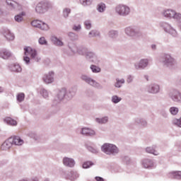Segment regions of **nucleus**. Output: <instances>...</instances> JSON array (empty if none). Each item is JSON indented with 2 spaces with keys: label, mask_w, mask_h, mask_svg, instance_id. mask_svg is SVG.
I'll use <instances>...</instances> for the list:
<instances>
[{
  "label": "nucleus",
  "mask_w": 181,
  "mask_h": 181,
  "mask_svg": "<svg viewBox=\"0 0 181 181\" xmlns=\"http://www.w3.org/2000/svg\"><path fill=\"white\" fill-rule=\"evenodd\" d=\"M161 28H163L165 32L167 33H170L172 36L174 37H176L177 36V32H176V30L175 28H172V25L166 22H163L160 23Z\"/></svg>",
  "instance_id": "obj_11"
},
{
  "label": "nucleus",
  "mask_w": 181,
  "mask_h": 181,
  "mask_svg": "<svg viewBox=\"0 0 181 181\" xmlns=\"http://www.w3.org/2000/svg\"><path fill=\"white\" fill-rule=\"evenodd\" d=\"M38 42L40 45H47V41L46 40V38L45 37H41L39 40Z\"/></svg>",
  "instance_id": "obj_51"
},
{
  "label": "nucleus",
  "mask_w": 181,
  "mask_h": 181,
  "mask_svg": "<svg viewBox=\"0 0 181 181\" xmlns=\"http://www.w3.org/2000/svg\"><path fill=\"white\" fill-rule=\"evenodd\" d=\"M146 90L150 94H158L160 91V86L158 83H151L147 86Z\"/></svg>",
  "instance_id": "obj_15"
},
{
  "label": "nucleus",
  "mask_w": 181,
  "mask_h": 181,
  "mask_svg": "<svg viewBox=\"0 0 181 181\" xmlns=\"http://www.w3.org/2000/svg\"><path fill=\"white\" fill-rule=\"evenodd\" d=\"M80 134H81V135H84L85 136H95L96 135L95 131L88 127H83L81 129Z\"/></svg>",
  "instance_id": "obj_18"
},
{
  "label": "nucleus",
  "mask_w": 181,
  "mask_h": 181,
  "mask_svg": "<svg viewBox=\"0 0 181 181\" xmlns=\"http://www.w3.org/2000/svg\"><path fill=\"white\" fill-rule=\"evenodd\" d=\"M95 180L96 181H104V178L101 177H95Z\"/></svg>",
  "instance_id": "obj_57"
},
{
  "label": "nucleus",
  "mask_w": 181,
  "mask_h": 181,
  "mask_svg": "<svg viewBox=\"0 0 181 181\" xmlns=\"http://www.w3.org/2000/svg\"><path fill=\"white\" fill-rule=\"evenodd\" d=\"M170 177L173 179H181V171H173L170 173Z\"/></svg>",
  "instance_id": "obj_33"
},
{
  "label": "nucleus",
  "mask_w": 181,
  "mask_h": 181,
  "mask_svg": "<svg viewBox=\"0 0 181 181\" xmlns=\"http://www.w3.org/2000/svg\"><path fill=\"white\" fill-rule=\"evenodd\" d=\"M28 181H39V178L34 177L30 178Z\"/></svg>",
  "instance_id": "obj_58"
},
{
  "label": "nucleus",
  "mask_w": 181,
  "mask_h": 181,
  "mask_svg": "<svg viewBox=\"0 0 181 181\" xmlns=\"http://www.w3.org/2000/svg\"><path fill=\"white\" fill-rule=\"evenodd\" d=\"M68 37L71 40H77L78 39V35L73 32H70L68 33Z\"/></svg>",
  "instance_id": "obj_44"
},
{
  "label": "nucleus",
  "mask_w": 181,
  "mask_h": 181,
  "mask_svg": "<svg viewBox=\"0 0 181 181\" xmlns=\"http://www.w3.org/2000/svg\"><path fill=\"white\" fill-rule=\"evenodd\" d=\"M85 57L86 59H95V57H97V55L95 54V53L88 49L86 54H85Z\"/></svg>",
  "instance_id": "obj_34"
},
{
  "label": "nucleus",
  "mask_w": 181,
  "mask_h": 181,
  "mask_svg": "<svg viewBox=\"0 0 181 181\" xmlns=\"http://www.w3.org/2000/svg\"><path fill=\"white\" fill-rule=\"evenodd\" d=\"M19 181H28L27 179H21Z\"/></svg>",
  "instance_id": "obj_61"
},
{
  "label": "nucleus",
  "mask_w": 181,
  "mask_h": 181,
  "mask_svg": "<svg viewBox=\"0 0 181 181\" xmlns=\"http://www.w3.org/2000/svg\"><path fill=\"white\" fill-rule=\"evenodd\" d=\"M158 62L165 67L173 69L176 66V60L169 54H163L158 57Z\"/></svg>",
  "instance_id": "obj_4"
},
{
  "label": "nucleus",
  "mask_w": 181,
  "mask_h": 181,
  "mask_svg": "<svg viewBox=\"0 0 181 181\" xmlns=\"http://www.w3.org/2000/svg\"><path fill=\"white\" fill-rule=\"evenodd\" d=\"M110 118L107 116H105L103 117H96L95 119V122H97L98 124H100V125H104L107 123H108Z\"/></svg>",
  "instance_id": "obj_27"
},
{
  "label": "nucleus",
  "mask_w": 181,
  "mask_h": 181,
  "mask_svg": "<svg viewBox=\"0 0 181 181\" xmlns=\"http://www.w3.org/2000/svg\"><path fill=\"white\" fill-rule=\"evenodd\" d=\"M168 95L174 103H181V93L179 90L173 89L170 91Z\"/></svg>",
  "instance_id": "obj_13"
},
{
  "label": "nucleus",
  "mask_w": 181,
  "mask_h": 181,
  "mask_svg": "<svg viewBox=\"0 0 181 181\" xmlns=\"http://www.w3.org/2000/svg\"><path fill=\"white\" fill-rule=\"evenodd\" d=\"M50 9H53V4L50 1H41L36 4L35 11L37 15H45Z\"/></svg>",
  "instance_id": "obj_3"
},
{
  "label": "nucleus",
  "mask_w": 181,
  "mask_h": 181,
  "mask_svg": "<svg viewBox=\"0 0 181 181\" xmlns=\"http://www.w3.org/2000/svg\"><path fill=\"white\" fill-rule=\"evenodd\" d=\"M16 98H17V101H18V103H22V101L25 100V93H18L16 96Z\"/></svg>",
  "instance_id": "obj_45"
},
{
  "label": "nucleus",
  "mask_w": 181,
  "mask_h": 181,
  "mask_svg": "<svg viewBox=\"0 0 181 181\" xmlns=\"http://www.w3.org/2000/svg\"><path fill=\"white\" fill-rule=\"evenodd\" d=\"M122 84H125V79L124 78H116V82L115 83V87L116 88H121L122 87Z\"/></svg>",
  "instance_id": "obj_30"
},
{
  "label": "nucleus",
  "mask_w": 181,
  "mask_h": 181,
  "mask_svg": "<svg viewBox=\"0 0 181 181\" xmlns=\"http://www.w3.org/2000/svg\"><path fill=\"white\" fill-rule=\"evenodd\" d=\"M40 94L43 98H45V100H49V91L47 90L45 88L41 89Z\"/></svg>",
  "instance_id": "obj_39"
},
{
  "label": "nucleus",
  "mask_w": 181,
  "mask_h": 181,
  "mask_svg": "<svg viewBox=\"0 0 181 181\" xmlns=\"http://www.w3.org/2000/svg\"><path fill=\"white\" fill-rule=\"evenodd\" d=\"M132 81H134V76L132 75L127 76V83L130 84V83H132Z\"/></svg>",
  "instance_id": "obj_55"
},
{
  "label": "nucleus",
  "mask_w": 181,
  "mask_h": 181,
  "mask_svg": "<svg viewBox=\"0 0 181 181\" xmlns=\"http://www.w3.org/2000/svg\"><path fill=\"white\" fill-rule=\"evenodd\" d=\"M87 52H88V48L85 46H79L76 49V53L81 56H86Z\"/></svg>",
  "instance_id": "obj_28"
},
{
  "label": "nucleus",
  "mask_w": 181,
  "mask_h": 181,
  "mask_svg": "<svg viewBox=\"0 0 181 181\" xmlns=\"http://www.w3.org/2000/svg\"><path fill=\"white\" fill-rule=\"evenodd\" d=\"M72 30H74L75 32H80V30H81V25L74 24L72 27Z\"/></svg>",
  "instance_id": "obj_48"
},
{
  "label": "nucleus",
  "mask_w": 181,
  "mask_h": 181,
  "mask_svg": "<svg viewBox=\"0 0 181 181\" xmlns=\"http://www.w3.org/2000/svg\"><path fill=\"white\" fill-rule=\"evenodd\" d=\"M79 4H81L82 6H90V5L93 4V0H79Z\"/></svg>",
  "instance_id": "obj_36"
},
{
  "label": "nucleus",
  "mask_w": 181,
  "mask_h": 181,
  "mask_svg": "<svg viewBox=\"0 0 181 181\" xmlns=\"http://www.w3.org/2000/svg\"><path fill=\"white\" fill-rule=\"evenodd\" d=\"M32 26L34 28H37L40 29V30L47 31L50 28L49 25L46 23L45 21H42L40 20H34L31 22Z\"/></svg>",
  "instance_id": "obj_10"
},
{
  "label": "nucleus",
  "mask_w": 181,
  "mask_h": 181,
  "mask_svg": "<svg viewBox=\"0 0 181 181\" xmlns=\"http://www.w3.org/2000/svg\"><path fill=\"white\" fill-rule=\"evenodd\" d=\"M122 98L117 95L112 96L111 101L113 104H118V103L121 102Z\"/></svg>",
  "instance_id": "obj_40"
},
{
  "label": "nucleus",
  "mask_w": 181,
  "mask_h": 181,
  "mask_svg": "<svg viewBox=\"0 0 181 181\" xmlns=\"http://www.w3.org/2000/svg\"><path fill=\"white\" fill-rule=\"evenodd\" d=\"M7 5L11 6V8H15V5H16V2L12 1V0H7L6 1Z\"/></svg>",
  "instance_id": "obj_53"
},
{
  "label": "nucleus",
  "mask_w": 181,
  "mask_h": 181,
  "mask_svg": "<svg viewBox=\"0 0 181 181\" xmlns=\"http://www.w3.org/2000/svg\"><path fill=\"white\" fill-rule=\"evenodd\" d=\"M93 165H94V163H93V162L86 161V162L83 163L82 168L83 169H88V168H90V166H93Z\"/></svg>",
  "instance_id": "obj_47"
},
{
  "label": "nucleus",
  "mask_w": 181,
  "mask_h": 181,
  "mask_svg": "<svg viewBox=\"0 0 181 181\" xmlns=\"http://www.w3.org/2000/svg\"><path fill=\"white\" fill-rule=\"evenodd\" d=\"M27 135L28 136H30V138L35 139V141H37V139H39V136H37V134H36V133L33 132H28Z\"/></svg>",
  "instance_id": "obj_46"
},
{
  "label": "nucleus",
  "mask_w": 181,
  "mask_h": 181,
  "mask_svg": "<svg viewBox=\"0 0 181 181\" xmlns=\"http://www.w3.org/2000/svg\"><path fill=\"white\" fill-rule=\"evenodd\" d=\"M62 163L66 168H74L76 166V160L74 158L69 157H64L62 159Z\"/></svg>",
  "instance_id": "obj_17"
},
{
  "label": "nucleus",
  "mask_w": 181,
  "mask_h": 181,
  "mask_svg": "<svg viewBox=\"0 0 181 181\" xmlns=\"http://www.w3.org/2000/svg\"><path fill=\"white\" fill-rule=\"evenodd\" d=\"M0 57L4 60H8L12 57V52L5 48L0 49Z\"/></svg>",
  "instance_id": "obj_19"
},
{
  "label": "nucleus",
  "mask_w": 181,
  "mask_h": 181,
  "mask_svg": "<svg viewBox=\"0 0 181 181\" xmlns=\"http://www.w3.org/2000/svg\"><path fill=\"white\" fill-rule=\"evenodd\" d=\"M107 35L111 39H117V37H118V30H110Z\"/></svg>",
  "instance_id": "obj_35"
},
{
  "label": "nucleus",
  "mask_w": 181,
  "mask_h": 181,
  "mask_svg": "<svg viewBox=\"0 0 181 181\" xmlns=\"http://www.w3.org/2000/svg\"><path fill=\"white\" fill-rule=\"evenodd\" d=\"M124 33L129 37H139L142 36V33L139 28L135 26H128L124 28Z\"/></svg>",
  "instance_id": "obj_7"
},
{
  "label": "nucleus",
  "mask_w": 181,
  "mask_h": 181,
  "mask_svg": "<svg viewBox=\"0 0 181 181\" xmlns=\"http://www.w3.org/2000/svg\"><path fill=\"white\" fill-rule=\"evenodd\" d=\"M122 160L126 165H129V156H124L122 158Z\"/></svg>",
  "instance_id": "obj_56"
},
{
  "label": "nucleus",
  "mask_w": 181,
  "mask_h": 181,
  "mask_svg": "<svg viewBox=\"0 0 181 181\" xmlns=\"http://www.w3.org/2000/svg\"><path fill=\"white\" fill-rule=\"evenodd\" d=\"M45 181H50V180H49V179L47 178L45 180Z\"/></svg>",
  "instance_id": "obj_63"
},
{
  "label": "nucleus",
  "mask_w": 181,
  "mask_h": 181,
  "mask_svg": "<svg viewBox=\"0 0 181 181\" xmlns=\"http://www.w3.org/2000/svg\"><path fill=\"white\" fill-rule=\"evenodd\" d=\"M115 12L119 16H128L131 13V8L127 5L119 4L115 7Z\"/></svg>",
  "instance_id": "obj_8"
},
{
  "label": "nucleus",
  "mask_w": 181,
  "mask_h": 181,
  "mask_svg": "<svg viewBox=\"0 0 181 181\" xmlns=\"http://www.w3.org/2000/svg\"><path fill=\"white\" fill-rule=\"evenodd\" d=\"M146 152H147V153H152L153 155H159V153L155 150V147H147Z\"/></svg>",
  "instance_id": "obj_41"
},
{
  "label": "nucleus",
  "mask_w": 181,
  "mask_h": 181,
  "mask_svg": "<svg viewBox=\"0 0 181 181\" xmlns=\"http://www.w3.org/2000/svg\"><path fill=\"white\" fill-rule=\"evenodd\" d=\"M67 177L69 180H71V181L77 180V179L80 177V174H78L77 171L71 170L67 175Z\"/></svg>",
  "instance_id": "obj_22"
},
{
  "label": "nucleus",
  "mask_w": 181,
  "mask_h": 181,
  "mask_svg": "<svg viewBox=\"0 0 181 181\" xmlns=\"http://www.w3.org/2000/svg\"><path fill=\"white\" fill-rule=\"evenodd\" d=\"M143 166L145 169H152L153 168V161L151 159H145L143 160Z\"/></svg>",
  "instance_id": "obj_26"
},
{
  "label": "nucleus",
  "mask_w": 181,
  "mask_h": 181,
  "mask_svg": "<svg viewBox=\"0 0 181 181\" xmlns=\"http://www.w3.org/2000/svg\"><path fill=\"white\" fill-rule=\"evenodd\" d=\"M160 114L163 118H168V112L163 109L160 111Z\"/></svg>",
  "instance_id": "obj_54"
},
{
  "label": "nucleus",
  "mask_w": 181,
  "mask_h": 181,
  "mask_svg": "<svg viewBox=\"0 0 181 181\" xmlns=\"http://www.w3.org/2000/svg\"><path fill=\"white\" fill-rule=\"evenodd\" d=\"M90 69L91 70V71L95 74L101 72V68H100L99 66H97L94 64L90 65Z\"/></svg>",
  "instance_id": "obj_38"
},
{
  "label": "nucleus",
  "mask_w": 181,
  "mask_h": 181,
  "mask_svg": "<svg viewBox=\"0 0 181 181\" xmlns=\"http://www.w3.org/2000/svg\"><path fill=\"white\" fill-rule=\"evenodd\" d=\"M0 93H4V88L2 86H0Z\"/></svg>",
  "instance_id": "obj_60"
},
{
  "label": "nucleus",
  "mask_w": 181,
  "mask_h": 181,
  "mask_svg": "<svg viewBox=\"0 0 181 181\" xmlns=\"http://www.w3.org/2000/svg\"><path fill=\"white\" fill-rule=\"evenodd\" d=\"M169 112L171 115H177V114H179V108L177 107H171L169 108Z\"/></svg>",
  "instance_id": "obj_37"
},
{
  "label": "nucleus",
  "mask_w": 181,
  "mask_h": 181,
  "mask_svg": "<svg viewBox=\"0 0 181 181\" xmlns=\"http://www.w3.org/2000/svg\"><path fill=\"white\" fill-rule=\"evenodd\" d=\"M151 49L153 50H156V45H155V44L151 45Z\"/></svg>",
  "instance_id": "obj_59"
},
{
  "label": "nucleus",
  "mask_w": 181,
  "mask_h": 181,
  "mask_svg": "<svg viewBox=\"0 0 181 181\" xmlns=\"http://www.w3.org/2000/svg\"><path fill=\"white\" fill-rule=\"evenodd\" d=\"M12 145H13L12 144V139L9 138L1 144V149L2 151H8L12 148Z\"/></svg>",
  "instance_id": "obj_20"
},
{
  "label": "nucleus",
  "mask_w": 181,
  "mask_h": 181,
  "mask_svg": "<svg viewBox=\"0 0 181 181\" xmlns=\"http://www.w3.org/2000/svg\"><path fill=\"white\" fill-rule=\"evenodd\" d=\"M51 40L55 46H59L60 47H62V46H64V43L56 36H52Z\"/></svg>",
  "instance_id": "obj_29"
},
{
  "label": "nucleus",
  "mask_w": 181,
  "mask_h": 181,
  "mask_svg": "<svg viewBox=\"0 0 181 181\" xmlns=\"http://www.w3.org/2000/svg\"><path fill=\"white\" fill-rule=\"evenodd\" d=\"M76 93L77 88H71L69 90L65 88H62L59 90L56 98L53 100V103L56 105L59 104L60 101H63V100L70 101L71 100H73V98L76 95Z\"/></svg>",
  "instance_id": "obj_1"
},
{
  "label": "nucleus",
  "mask_w": 181,
  "mask_h": 181,
  "mask_svg": "<svg viewBox=\"0 0 181 181\" xmlns=\"http://www.w3.org/2000/svg\"><path fill=\"white\" fill-rule=\"evenodd\" d=\"M4 122L7 124V125H11V127H16L18 125L16 120L12 119L11 117H5L4 119Z\"/></svg>",
  "instance_id": "obj_25"
},
{
  "label": "nucleus",
  "mask_w": 181,
  "mask_h": 181,
  "mask_svg": "<svg viewBox=\"0 0 181 181\" xmlns=\"http://www.w3.org/2000/svg\"><path fill=\"white\" fill-rule=\"evenodd\" d=\"M149 65V59H141L138 62L134 64V68L136 70H145Z\"/></svg>",
  "instance_id": "obj_12"
},
{
  "label": "nucleus",
  "mask_w": 181,
  "mask_h": 181,
  "mask_svg": "<svg viewBox=\"0 0 181 181\" xmlns=\"http://www.w3.org/2000/svg\"><path fill=\"white\" fill-rule=\"evenodd\" d=\"M134 124L135 125H141V127H146L148 125V122L142 117H136L134 119Z\"/></svg>",
  "instance_id": "obj_24"
},
{
  "label": "nucleus",
  "mask_w": 181,
  "mask_h": 181,
  "mask_svg": "<svg viewBox=\"0 0 181 181\" xmlns=\"http://www.w3.org/2000/svg\"><path fill=\"white\" fill-rule=\"evenodd\" d=\"M81 80H82V81H85V83L89 84V86H91L92 87H95V88H103L101 84L86 74L81 75Z\"/></svg>",
  "instance_id": "obj_9"
},
{
  "label": "nucleus",
  "mask_w": 181,
  "mask_h": 181,
  "mask_svg": "<svg viewBox=\"0 0 181 181\" xmlns=\"http://www.w3.org/2000/svg\"><path fill=\"white\" fill-rule=\"evenodd\" d=\"M2 35L4 36L5 39L8 42L15 40V35L11 32V30L8 28H3L1 30Z\"/></svg>",
  "instance_id": "obj_16"
},
{
  "label": "nucleus",
  "mask_w": 181,
  "mask_h": 181,
  "mask_svg": "<svg viewBox=\"0 0 181 181\" xmlns=\"http://www.w3.org/2000/svg\"><path fill=\"white\" fill-rule=\"evenodd\" d=\"M4 13V11H2V9L0 8V15H2Z\"/></svg>",
  "instance_id": "obj_62"
},
{
  "label": "nucleus",
  "mask_w": 181,
  "mask_h": 181,
  "mask_svg": "<svg viewBox=\"0 0 181 181\" xmlns=\"http://www.w3.org/2000/svg\"><path fill=\"white\" fill-rule=\"evenodd\" d=\"M9 69L13 72V73H21L22 71V67L19 64H11L9 66Z\"/></svg>",
  "instance_id": "obj_23"
},
{
  "label": "nucleus",
  "mask_w": 181,
  "mask_h": 181,
  "mask_svg": "<svg viewBox=\"0 0 181 181\" xmlns=\"http://www.w3.org/2000/svg\"><path fill=\"white\" fill-rule=\"evenodd\" d=\"M63 16L66 18H69V15H70V13H71V9L69 8H65L63 10Z\"/></svg>",
  "instance_id": "obj_43"
},
{
  "label": "nucleus",
  "mask_w": 181,
  "mask_h": 181,
  "mask_svg": "<svg viewBox=\"0 0 181 181\" xmlns=\"http://www.w3.org/2000/svg\"><path fill=\"white\" fill-rule=\"evenodd\" d=\"M69 49L72 52V53H77V47L74 45H69Z\"/></svg>",
  "instance_id": "obj_49"
},
{
  "label": "nucleus",
  "mask_w": 181,
  "mask_h": 181,
  "mask_svg": "<svg viewBox=\"0 0 181 181\" xmlns=\"http://www.w3.org/2000/svg\"><path fill=\"white\" fill-rule=\"evenodd\" d=\"M161 15L167 19H174L177 21V19H181V13H177L176 11L172 8L164 9L161 11Z\"/></svg>",
  "instance_id": "obj_6"
},
{
  "label": "nucleus",
  "mask_w": 181,
  "mask_h": 181,
  "mask_svg": "<svg viewBox=\"0 0 181 181\" xmlns=\"http://www.w3.org/2000/svg\"><path fill=\"white\" fill-rule=\"evenodd\" d=\"M105 4L104 3H100L97 5L96 9L98 11V12H99L100 13H103V12H105Z\"/></svg>",
  "instance_id": "obj_32"
},
{
  "label": "nucleus",
  "mask_w": 181,
  "mask_h": 181,
  "mask_svg": "<svg viewBox=\"0 0 181 181\" xmlns=\"http://www.w3.org/2000/svg\"><path fill=\"white\" fill-rule=\"evenodd\" d=\"M25 12H21V13L15 16L14 20L16 22H18V23H21V22H23V16H25Z\"/></svg>",
  "instance_id": "obj_31"
},
{
  "label": "nucleus",
  "mask_w": 181,
  "mask_h": 181,
  "mask_svg": "<svg viewBox=\"0 0 181 181\" xmlns=\"http://www.w3.org/2000/svg\"><path fill=\"white\" fill-rule=\"evenodd\" d=\"M42 80L45 84H52V83L54 82V72L51 71L45 74L42 77Z\"/></svg>",
  "instance_id": "obj_14"
},
{
  "label": "nucleus",
  "mask_w": 181,
  "mask_h": 181,
  "mask_svg": "<svg viewBox=\"0 0 181 181\" xmlns=\"http://www.w3.org/2000/svg\"><path fill=\"white\" fill-rule=\"evenodd\" d=\"M10 139L12 140L11 144L13 145H16L17 146H21L24 144L23 140L18 136H14L13 137L10 138Z\"/></svg>",
  "instance_id": "obj_21"
},
{
  "label": "nucleus",
  "mask_w": 181,
  "mask_h": 181,
  "mask_svg": "<svg viewBox=\"0 0 181 181\" xmlns=\"http://www.w3.org/2000/svg\"><path fill=\"white\" fill-rule=\"evenodd\" d=\"M84 25H85L86 29H87L88 30H90V29H91V21L86 20L84 22Z\"/></svg>",
  "instance_id": "obj_50"
},
{
  "label": "nucleus",
  "mask_w": 181,
  "mask_h": 181,
  "mask_svg": "<svg viewBox=\"0 0 181 181\" xmlns=\"http://www.w3.org/2000/svg\"><path fill=\"white\" fill-rule=\"evenodd\" d=\"M89 37H95L97 36H100V31L97 30H93L89 32Z\"/></svg>",
  "instance_id": "obj_42"
},
{
  "label": "nucleus",
  "mask_w": 181,
  "mask_h": 181,
  "mask_svg": "<svg viewBox=\"0 0 181 181\" xmlns=\"http://www.w3.org/2000/svg\"><path fill=\"white\" fill-rule=\"evenodd\" d=\"M88 151H89L90 152H92V153H98V149L97 148H94L92 146H88L87 147Z\"/></svg>",
  "instance_id": "obj_52"
},
{
  "label": "nucleus",
  "mask_w": 181,
  "mask_h": 181,
  "mask_svg": "<svg viewBox=\"0 0 181 181\" xmlns=\"http://www.w3.org/2000/svg\"><path fill=\"white\" fill-rule=\"evenodd\" d=\"M101 151L106 155H117L119 149L112 144L105 143L101 146Z\"/></svg>",
  "instance_id": "obj_5"
},
{
  "label": "nucleus",
  "mask_w": 181,
  "mask_h": 181,
  "mask_svg": "<svg viewBox=\"0 0 181 181\" xmlns=\"http://www.w3.org/2000/svg\"><path fill=\"white\" fill-rule=\"evenodd\" d=\"M24 54L25 56L23 57V62L27 66L30 64V58L33 60H35V62H39L40 60V57L37 55V51L30 47H24ZM29 54L30 58L28 57Z\"/></svg>",
  "instance_id": "obj_2"
}]
</instances>
